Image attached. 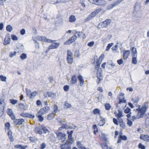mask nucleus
I'll return each mask as SVG.
<instances>
[{"label": "nucleus", "mask_w": 149, "mask_h": 149, "mask_svg": "<svg viewBox=\"0 0 149 149\" xmlns=\"http://www.w3.org/2000/svg\"><path fill=\"white\" fill-rule=\"evenodd\" d=\"M130 54L129 50H124L123 52V58L124 60H126L128 58Z\"/></svg>", "instance_id": "nucleus-13"}, {"label": "nucleus", "mask_w": 149, "mask_h": 149, "mask_svg": "<svg viewBox=\"0 0 149 149\" xmlns=\"http://www.w3.org/2000/svg\"><path fill=\"white\" fill-rule=\"evenodd\" d=\"M50 109V108L48 106L45 107L41 109L38 111L42 114H44L47 113Z\"/></svg>", "instance_id": "nucleus-10"}, {"label": "nucleus", "mask_w": 149, "mask_h": 149, "mask_svg": "<svg viewBox=\"0 0 149 149\" xmlns=\"http://www.w3.org/2000/svg\"><path fill=\"white\" fill-rule=\"evenodd\" d=\"M19 108L22 110H25L26 109V107L22 103H19Z\"/></svg>", "instance_id": "nucleus-28"}, {"label": "nucleus", "mask_w": 149, "mask_h": 149, "mask_svg": "<svg viewBox=\"0 0 149 149\" xmlns=\"http://www.w3.org/2000/svg\"><path fill=\"white\" fill-rule=\"evenodd\" d=\"M140 138L144 141L149 142V136L148 135L141 134L140 136Z\"/></svg>", "instance_id": "nucleus-14"}, {"label": "nucleus", "mask_w": 149, "mask_h": 149, "mask_svg": "<svg viewBox=\"0 0 149 149\" xmlns=\"http://www.w3.org/2000/svg\"><path fill=\"white\" fill-rule=\"evenodd\" d=\"M76 19L75 16L73 15H71L70 17L69 21L70 22H74Z\"/></svg>", "instance_id": "nucleus-26"}, {"label": "nucleus", "mask_w": 149, "mask_h": 149, "mask_svg": "<svg viewBox=\"0 0 149 149\" xmlns=\"http://www.w3.org/2000/svg\"><path fill=\"white\" fill-rule=\"evenodd\" d=\"M39 40L41 41L47 42H51L54 41H56V40H52L48 39H47L45 37L41 36L39 38Z\"/></svg>", "instance_id": "nucleus-12"}, {"label": "nucleus", "mask_w": 149, "mask_h": 149, "mask_svg": "<svg viewBox=\"0 0 149 149\" xmlns=\"http://www.w3.org/2000/svg\"><path fill=\"white\" fill-rule=\"evenodd\" d=\"M132 100L133 102L134 103L137 104L139 101V97L138 96L136 97L132 98Z\"/></svg>", "instance_id": "nucleus-31"}, {"label": "nucleus", "mask_w": 149, "mask_h": 149, "mask_svg": "<svg viewBox=\"0 0 149 149\" xmlns=\"http://www.w3.org/2000/svg\"><path fill=\"white\" fill-rule=\"evenodd\" d=\"M7 113L9 115L10 114L13 113V110L10 109H7Z\"/></svg>", "instance_id": "nucleus-60"}, {"label": "nucleus", "mask_w": 149, "mask_h": 149, "mask_svg": "<svg viewBox=\"0 0 149 149\" xmlns=\"http://www.w3.org/2000/svg\"><path fill=\"white\" fill-rule=\"evenodd\" d=\"M55 114L52 113L49 114L47 117V119L49 120L52 119L54 117Z\"/></svg>", "instance_id": "nucleus-27"}, {"label": "nucleus", "mask_w": 149, "mask_h": 149, "mask_svg": "<svg viewBox=\"0 0 149 149\" xmlns=\"http://www.w3.org/2000/svg\"><path fill=\"white\" fill-rule=\"evenodd\" d=\"M117 63L119 65H121L123 63V61L122 59L121 58L117 61Z\"/></svg>", "instance_id": "nucleus-61"}, {"label": "nucleus", "mask_w": 149, "mask_h": 149, "mask_svg": "<svg viewBox=\"0 0 149 149\" xmlns=\"http://www.w3.org/2000/svg\"><path fill=\"white\" fill-rule=\"evenodd\" d=\"M126 103V101L125 99L124 98H122V99H120L119 100V103L120 104L121 103Z\"/></svg>", "instance_id": "nucleus-47"}, {"label": "nucleus", "mask_w": 149, "mask_h": 149, "mask_svg": "<svg viewBox=\"0 0 149 149\" xmlns=\"http://www.w3.org/2000/svg\"><path fill=\"white\" fill-rule=\"evenodd\" d=\"M12 133V131L11 130H9L8 132V134L10 141L11 142H13L14 141V138Z\"/></svg>", "instance_id": "nucleus-23"}, {"label": "nucleus", "mask_w": 149, "mask_h": 149, "mask_svg": "<svg viewBox=\"0 0 149 149\" xmlns=\"http://www.w3.org/2000/svg\"><path fill=\"white\" fill-rule=\"evenodd\" d=\"M137 60L136 58H132V63L134 64H137Z\"/></svg>", "instance_id": "nucleus-53"}, {"label": "nucleus", "mask_w": 149, "mask_h": 149, "mask_svg": "<svg viewBox=\"0 0 149 149\" xmlns=\"http://www.w3.org/2000/svg\"><path fill=\"white\" fill-rule=\"evenodd\" d=\"M4 102L1 100H0V117L2 116L3 113L4 108L5 106Z\"/></svg>", "instance_id": "nucleus-7"}, {"label": "nucleus", "mask_w": 149, "mask_h": 149, "mask_svg": "<svg viewBox=\"0 0 149 149\" xmlns=\"http://www.w3.org/2000/svg\"><path fill=\"white\" fill-rule=\"evenodd\" d=\"M140 106H139V107L136 109V111L138 112L137 114V119L141 118L143 117V115L146 112L148 108V103L147 102H145L141 108H140Z\"/></svg>", "instance_id": "nucleus-1"}, {"label": "nucleus", "mask_w": 149, "mask_h": 149, "mask_svg": "<svg viewBox=\"0 0 149 149\" xmlns=\"http://www.w3.org/2000/svg\"><path fill=\"white\" fill-rule=\"evenodd\" d=\"M43 115L39 112L36 114V116L38 118L39 121L40 122H42L44 120V118L42 116Z\"/></svg>", "instance_id": "nucleus-20"}, {"label": "nucleus", "mask_w": 149, "mask_h": 149, "mask_svg": "<svg viewBox=\"0 0 149 149\" xmlns=\"http://www.w3.org/2000/svg\"><path fill=\"white\" fill-rule=\"evenodd\" d=\"M123 140H126L127 139V137L125 135H122V133H120L119 136Z\"/></svg>", "instance_id": "nucleus-34"}, {"label": "nucleus", "mask_w": 149, "mask_h": 149, "mask_svg": "<svg viewBox=\"0 0 149 149\" xmlns=\"http://www.w3.org/2000/svg\"><path fill=\"white\" fill-rule=\"evenodd\" d=\"M58 108L57 106L55 104L54 105V110L52 112V113H54L55 114L57 112V111H58Z\"/></svg>", "instance_id": "nucleus-41"}, {"label": "nucleus", "mask_w": 149, "mask_h": 149, "mask_svg": "<svg viewBox=\"0 0 149 149\" xmlns=\"http://www.w3.org/2000/svg\"><path fill=\"white\" fill-rule=\"evenodd\" d=\"M97 6L104 5L106 4L105 1L103 0H99Z\"/></svg>", "instance_id": "nucleus-25"}, {"label": "nucleus", "mask_w": 149, "mask_h": 149, "mask_svg": "<svg viewBox=\"0 0 149 149\" xmlns=\"http://www.w3.org/2000/svg\"><path fill=\"white\" fill-rule=\"evenodd\" d=\"M100 111L98 109L96 108L93 111V113L94 114L100 113Z\"/></svg>", "instance_id": "nucleus-36"}, {"label": "nucleus", "mask_w": 149, "mask_h": 149, "mask_svg": "<svg viewBox=\"0 0 149 149\" xmlns=\"http://www.w3.org/2000/svg\"><path fill=\"white\" fill-rule=\"evenodd\" d=\"M24 122V120L23 119H16L14 121V123H15L16 125H21L23 122Z\"/></svg>", "instance_id": "nucleus-15"}, {"label": "nucleus", "mask_w": 149, "mask_h": 149, "mask_svg": "<svg viewBox=\"0 0 149 149\" xmlns=\"http://www.w3.org/2000/svg\"><path fill=\"white\" fill-rule=\"evenodd\" d=\"M71 43H72V42H71V39L69 38L64 43V44L65 45H69Z\"/></svg>", "instance_id": "nucleus-54"}, {"label": "nucleus", "mask_w": 149, "mask_h": 149, "mask_svg": "<svg viewBox=\"0 0 149 149\" xmlns=\"http://www.w3.org/2000/svg\"><path fill=\"white\" fill-rule=\"evenodd\" d=\"M78 79L80 82V85L81 86H83L84 83V81L81 75H80L78 76Z\"/></svg>", "instance_id": "nucleus-19"}, {"label": "nucleus", "mask_w": 149, "mask_h": 149, "mask_svg": "<svg viewBox=\"0 0 149 149\" xmlns=\"http://www.w3.org/2000/svg\"><path fill=\"white\" fill-rule=\"evenodd\" d=\"M131 111V109L128 107H127V108L124 110V112L126 113H128Z\"/></svg>", "instance_id": "nucleus-57"}, {"label": "nucleus", "mask_w": 149, "mask_h": 149, "mask_svg": "<svg viewBox=\"0 0 149 149\" xmlns=\"http://www.w3.org/2000/svg\"><path fill=\"white\" fill-rule=\"evenodd\" d=\"M77 145L79 149H87L81 144L80 142L77 141Z\"/></svg>", "instance_id": "nucleus-24"}, {"label": "nucleus", "mask_w": 149, "mask_h": 149, "mask_svg": "<svg viewBox=\"0 0 149 149\" xmlns=\"http://www.w3.org/2000/svg\"><path fill=\"white\" fill-rule=\"evenodd\" d=\"M101 10V9L99 8L97 9L95 11L93 12L84 20L85 22H87L92 19L95 15L98 14Z\"/></svg>", "instance_id": "nucleus-3"}, {"label": "nucleus", "mask_w": 149, "mask_h": 149, "mask_svg": "<svg viewBox=\"0 0 149 149\" xmlns=\"http://www.w3.org/2000/svg\"><path fill=\"white\" fill-rule=\"evenodd\" d=\"M102 139L104 141L106 142L107 140V138L105 134H102L101 135Z\"/></svg>", "instance_id": "nucleus-46"}, {"label": "nucleus", "mask_w": 149, "mask_h": 149, "mask_svg": "<svg viewBox=\"0 0 149 149\" xmlns=\"http://www.w3.org/2000/svg\"><path fill=\"white\" fill-rule=\"evenodd\" d=\"M127 125H128L129 127H131L132 125V122L130 119L127 118Z\"/></svg>", "instance_id": "nucleus-45"}, {"label": "nucleus", "mask_w": 149, "mask_h": 149, "mask_svg": "<svg viewBox=\"0 0 149 149\" xmlns=\"http://www.w3.org/2000/svg\"><path fill=\"white\" fill-rule=\"evenodd\" d=\"M111 22L110 19H106L101 23V26L102 28L107 27Z\"/></svg>", "instance_id": "nucleus-8"}, {"label": "nucleus", "mask_w": 149, "mask_h": 149, "mask_svg": "<svg viewBox=\"0 0 149 149\" xmlns=\"http://www.w3.org/2000/svg\"><path fill=\"white\" fill-rule=\"evenodd\" d=\"M0 78L1 80L3 81H6V76L1 75L0 76Z\"/></svg>", "instance_id": "nucleus-44"}, {"label": "nucleus", "mask_w": 149, "mask_h": 149, "mask_svg": "<svg viewBox=\"0 0 149 149\" xmlns=\"http://www.w3.org/2000/svg\"><path fill=\"white\" fill-rule=\"evenodd\" d=\"M26 92L27 93V95L28 96H30V94L31 93V91L30 90L26 88Z\"/></svg>", "instance_id": "nucleus-63"}, {"label": "nucleus", "mask_w": 149, "mask_h": 149, "mask_svg": "<svg viewBox=\"0 0 149 149\" xmlns=\"http://www.w3.org/2000/svg\"><path fill=\"white\" fill-rule=\"evenodd\" d=\"M62 127H63V129H74L77 127L74 125L72 127L71 126H70L68 125L67 124H62Z\"/></svg>", "instance_id": "nucleus-17"}, {"label": "nucleus", "mask_w": 149, "mask_h": 149, "mask_svg": "<svg viewBox=\"0 0 149 149\" xmlns=\"http://www.w3.org/2000/svg\"><path fill=\"white\" fill-rule=\"evenodd\" d=\"M132 54L137 53L136 48L134 47H133L131 49Z\"/></svg>", "instance_id": "nucleus-51"}, {"label": "nucleus", "mask_w": 149, "mask_h": 149, "mask_svg": "<svg viewBox=\"0 0 149 149\" xmlns=\"http://www.w3.org/2000/svg\"><path fill=\"white\" fill-rule=\"evenodd\" d=\"M67 61L68 63L70 64H72L73 61V54L71 51L69 50H67Z\"/></svg>", "instance_id": "nucleus-5"}, {"label": "nucleus", "mask_w": 149, "mask_h": 149, "mask_svg": "<svg viewBox=\"0 0 149 149\" xmlns=\"http://www.w3.org/2000/svg\"><path fill=\"white\" fill-rule=\"evenodd\" d=\"M113 122L114 124L116 125H118L119 124L118 119H117L116 118H113Z\"/></svg>", "instance_id": "nucleus-52"}, {"label": "nucleus", "mask_w": 149, "mask_h": 149, "mask_svg": "<svg viewBox=\"0 0 149 149\" xmlns=\"http://www.w3.org/2000/svg\"><path fill=\"white\" fill-rule=\"evenodd\" d=\"M28 113H21L20 115L22 117H24L26 118L28 117Z\"/></svg>", "instance_id": "nucleus-55"}, {"label": "nucleus", "mask_w": 149, "mask_h": 149, "mask_svg": "<svg viewBox=\"0 0 149 149\" xmlns=\"http://www.w3.org/2000/svg\"><path fill=\"white\" fill-rule=\"evenodd\" d=\"M37 92L36 91H35L31 93L30 94L29 96L31 98H33L37 95Z\"/></svg>", "instance_id": "nucleus-33"}, {"label": "nucleus", "mask_w": 149, "mask_h": 149, "mask_svg": "<svg viewBox=\"0 0 149 149\" xmlns=\"http://www.w3.org/2000/svg\"><path fill=\"white\" fill-rule=\"evenodd\" d=\"M124 94L123 93H120L119 96L117 97L119 99V100L120 99H122V98H124Z\"/></svg>", "instance_id": "nucleus-58"}, {"label": "nucleus", "mask_w": 149, "mask_h": 149, "mask_svg": "<svg viewBox=\"0 0 149 149\" xmlns=\"http://www.w3.org/2000/svg\"><path fill=\"white\" fill-rule=\"evenodd\" d=\"M74 55L77 57H78L80 56L79 52V50H75L74 53Z\"/></svg>", "instance_id": "nucleus-49"}, {"label": "nucleus", "mask_w": 149, "mask_h": 149, "mask_svg": "<svg viewBox=\"0 0 149 149\" xmlns=\"http://www.w3.org/2000/svg\"><path fill=\"white\" fill-rule=\"evenodd\" d=\"M123 113L121 110H118V113L116 116L117 118H120L123 116Z\"/></svg>", "instance_id": "nucleus-37"}, {"label": "nucleus", "mask_w": 149, "mask_h": 149, "mask_svg": "<svg viewBox=\"0 0 149 149\" xmlns=\"http://www.w3.org/2000/svg\"><path fill=\"white\" fill-rule=\"evenodd\" d=\"M102 59L103 58L102 57V56L101 55L99 57V58L97 59L96 62V64L100 65L101 62H102Z\"/></svg>", "instance_id": "nucleus-32"}, {"label": "nucleus", "mask_w": 149, "mask_h": 149, "mask_svg": "<svg viewBox=\"0 0 149 149\" xmlns=\"http://www.w3.org/2000/svg\"><path fill=\"white\" fill-rule=\"evenodd\" d=\"M61 149H71V144L66 143L65 144H63L60 146Z\"/></svg>", "instance_id": "nucleus-11"}, {"label": "nucleus", "mask_w": 149, "mask_h": 149, "mask_svg": "<svg viewBox=\"0 0 149 149\" xmlns=\"http://www.w3.org/2000/svg\"><path fill=\"white\" fill-rule=\"evenodd\" d=\"M93 128L94 130V133L95 134H96V133L98 132V130L97 128V126L96 125H93Z\"/></svg>", "instance_id": "nucleus-38"}, {"label": "nucleus", "mask_w": 149, "mask_h": 149, "mask_svg": "<svg viewBox=\"0 0 149 149\" xmlns=\"http://www.w3.org/2000/svg\"><path fill=\"white\" fill-rule=\"evenodd\" d=\"M56 41H54L52 42L51 43H52L49 46L48 48V51H49L50 49H56L59 46L60 44L58 42H55Z\"/></svg>", "instance_id": "nucleus-6"}, {"label": "nucleus", "mask_w": 149, "mask_h": 149, "mask_svg": "<svg viewBox=\"0 0 149 149\" xmlns=\"http://www.w3.org/2000/svg\"><path fill=\"white\" fill-rule=\"evenodd\" d=\"M69 89V86L66 85L63 87V89L65 91H67Z\"/></svg>", "instance_id": "nucleus-62"}, {"label": "nucleus", "mask_w": 149, "mask_h": 149, "mask_svg": "<svg viewBox=\"0 0 149 149\" xmlns=\"http://www.w3.org/2000/svg\"><path fill=\"white\" fill-rule=\"evenodd\" d=\"M77 77L74 75L72 77L70 83L72 84H74L77 82Z\"/></svg>", "instance_id": "nucleus-18"}, {"label": "nucleus", "mask_w": 149, "mask_h": 149, "mask_svg": "<svg viewBox=\"0 0 149 149\" xmlns=\"http://www.w3.org/2000/svg\"><path fill=\"white\" fill-rule=\"evenodd\" d=\"M102 71L101 69L98 70L97 72V77L99 79V81H100L102 79Z\"/></svg>", "instance_id": "nucleus-16"}, {"label": "nucleus", "mask_w": 149, "mask_h": 149, "mask_svg": "<svg viewBox=\"0 0 149 149\" xmlns=\"http://www.w3.org/2000/svg\"><path fill=\"white\" fill-rule=\"evenodd\" d=\"M20 57L22 60H24L27 58V55L25 53H22Z\"/></svg>", "instance_id": "nucleus-35"}, {"label": "nucleus", "mask_w": 149, "mask_h": 149, "mask_svg": "<svg viewBox=\"0 0 149 149\" xmlns=\"http://www.w3.org/2000/svg\"><path fill=\"white\" fill-rule=\"evenodd\" d=\"M105 109L107 110H109L111 108V106L109 104L106 103L105 104Z\"/></svg>", "instance_id": "nucleus-40"}, {"label": "nucleus", "mask_w": 149, "mask_h": 149, "mask_svg": "<svg viewBox=\"0 0 149 149\" xmlns=\"http://www.w3.org/2000/svg\"><path fill=\"white\" fill-rule=\"evenodd\" d=\"M55 133L57 135V138L59 140H61L62 142H63L66 139V135L65 134L58 132V131L55 132Z\"/></svg>", "instance_id": "nucleus-4"}, {"label": "nucleus", "mask_w": 149, "mask_h": 149, "mask_svg": "<svg viewBox=\"0 0 149 149\" xmlns=\"http://www.w3.org/2000/svg\"><path fill=\"white\" fill-rule=\"evenodd\" d=\"M113 43H112L109 44L107 46V47H106V51H109V50L111 47L113 45Z\"/></svg>", "instance_id": "nucleus-39"}, {"label": "nucleus", "mask_w": 149, "mask_h": 149, "mask_svg": "<svg viewBox=\"0 0 149 149\" xmlns=\"http://www.w3.org/2000/svg\"><path fill=\"white\" fill-rule=\"evenodd\" d=\"M42 131L45 134H49L50 133L47 127L44 125L36 126L34 128V132L36 134L42 135L43 134Z\"/></svg>", "instance_id": "nucleus-2"}, {"label": "nucleus", "mask_w": 149, "mask_h": 149, "mask_svg": "<svg viewBox=\"0 0 149 149\" xmlns=\"http://www.w3.org/2000/svg\"><path fill=\"white\" fill-rule=\"evenodd\" d=\"M119 124L120 125L121 127L123 129H125V128L126 125H125V123L124 122L121 123Z\"/></svg>", "instance_id": "nucleus-56"}, {"label": "nucleus", "mask_w": 149, "mask_h": 149, "mask_svg": "<svg viewBox=\"0 0 149 149\" xmlns=\"http://www.w3.org/2000/svg\"><path fill=\"white\" fill-rule=\"evenodd\" d=\"M13 29V27L10 25H8L6 27V30L8 32H11Z\"/></svg>", "instance_id": "nucleus-29"}, {"label": "nucleus", "mask_w": 149, "mask_h": 149, "mask_svg": "<svg viewBox=\"0 0 149 149\" xmlns=\"http://www.w3.org/2000/svg\"><path fill=\"white\" fill-rule=\"evenodd\" d=\"M139 147L141 149H145V147L141 143H140L139 145Z\"/></svg>", "instance_id": "nucleus-59"}, {"label": "nucleus", "mask_w": 149, "mask_h": 149, "mask_svg": "<svg viewBox=\"0 0 149 149\" xmlns=\"http://www.w3.org/2000/svg\"><path fill=\"white\" fill-rule=\"evenodd\" d=\"M47 94L49 97H53L55 95V93L52 92H48Z\"/></svg>", "instance_id": "nucleus-42"}, {"label": "nucleus", "mask_w": 149, "mask_h": 149, "mask_svg": "<svg viewBox=\"0 0 149 149\" xmlns=\"http://www.w3.org/2000/svg\"><path fill=\"white\" fill-rule=\"evenodd\" d=\"M64 104V108L65 109H67L68 108H70L71 107V105L70 104L68 103L67 102L65 101V102Z\"/></svg>", "instance_id": "nucleus-30"}, {"label": "nucleus", "mask_w": 149, "mask_h": 149, "mask_svg": "<svg viewBox=\"0 0 149 149\" xmlns=\"http://www.w3.org/2000/svg\"><path fill=\"white\" fill-rule=\"evenodd\" d=\"M10 39L9 37L6 36L4 40V45H6L10 43Z\"/></svg>", "instance_id": "nucleus-21"}, {"label": "nucleus", "mask_w": 149, "mask_h": 149, "mask_svg": "<svg viewBox=\"0 0 149 149\" xmlns=\"http://www.w3.org/2000/svg\"><path fill=\"white\" fill-rule=\"evenodd\" d=\"M11 37L12 39L13 40H17L18 39V37L15 35H11Z\"/></svg>", "instance_id": "nucleus-48"}, {"label": "nucleus", "mask_w": 149, "mask_h": 149, "mask_svg": "<svg viewBox=\"0 0 149 149\" xmlns=\"http://www.w3.org/2000/svg\"><path fill=\"white\" fill-rule=\"evenodd\" d=\"M20 33L21 34L24 35L25 33L26 30L24 29H22L21 30Z\"/></svg>", "instance_id": "nucleus-64"}, {"label": "nucleus", "mask_w": 149, "mask_h": 149, "mask_svg": "<svg viewBox=\"0 0 149 149\" xmlns=\"http://www.w3.org/2000/svg\"><path fill=\"white\" fill-rule=\"evenodd\" d=\"M101 146L103 149H113L111 147H109L106 143H102Z\"/></svg>", "instance_id": "nucleus-22"}, {"label": "nucleus", "mask_w": 149, "mask_h": 149, "mask_svg": "<svg viewBox=\"0 0 149 149\" xmlns=\"http://www.w3.org/2000/svg\"><path fill=\"white\" fill-rule=\"evenodd\" d=\"M77 38V37L76 36V35H75L74 36H72L71 38H70L71 39V42L72 43L74 42L76 40Z\"/></svg>", "instance_id": "nucleus-43"}, {"label": "nucleus", "mask_w": 149, "mask_h": 149, "mask_svg": "<svg viewBox=\"0 0 149 149\" xmlns=\"http://www.w3.org/2000/svg\"><path fill=\"white\" fill-rule=\"evenodd\" d=\"M123 0H117L115 1L113 3L111 4L108 7V9H111L116 6L118 5L120 3L122 2Z\"/></svg>", "instance_id": "nucleus-9"}, {"label": "nucleus", "mask_w": 149, "mask_h": 149, "mask_svg": "<svg viewBox=\"0 0 149 149\" xmlns=\"http://www.w3.org/2000/svg\"><path fill=\"white\" fill-rule=\"evenodd\" d=\"M10 103L14 105L16 104L17 102V100H16L13 99H10Z\"/></svg>", "instance_id": "nucleus-50"}]
</instances>
